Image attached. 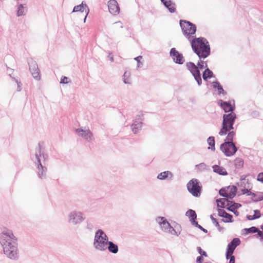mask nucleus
<instances>
[{
    "instance_id": "f257e3e1",
    "label": "nucleus",
    "mask_w": 263,
    "mask_h": 263,
    "mask_svg": "<svg viewBox=\"0 0 263 263\" xmlns=\"http://www.w3.org/2000/svg\"><path fill=\"white\" fill-rule=\"evenodd\" d=\"M179 24L183 34L190 41L194 52L200 59H204L209 57L211 54V48L208 40L204 37L191 36L196 33V25L184 20H180Z\"/></svg>"
},
{
    "instance_id": "f03ea898",
    "label": "nucleus",
    "mask_w": 263,
    "mask_h": 263,
    "mask_svg": "<svg viewBox=\"0 0 263 263\" xmlns=\"http://www.w3.org/2000/svg\"><path fill=\"white\" fill-rule=\"evenodd\" d=\"M0 243L7 257L13 260L19 258L17 238L12 230L6 229L0 233Z\"/></svg>"
},
{
    "instance_id": "7ed1b4c3",
    "label": "nucleus",
    "mask_w": 263,
    "mask_h": 263,
    "mask_svg": "<svg viewBox=\"0 0 263 263\" xmlns=\"http://www.w3.org/2000/svg\"><path fill=\"white\" fill-rule=\"evenodd\" d=\"M233 140L234 138L228 134L224 142L220 144V149L227 157L234 155L238 149Z\"/></svg>"
},
{
    "instance_id": "20e7f679",
    "label": "nucleus",
    "mask_w": 263,
    "mask_h": 263,
    "mask_svg": "<svg viewBox=\"0 0 263 263\" xmlns=\"http://www.w3.org/2000/svg\"><path fill=\"white\" fill-rule=\"evenodd\" d=\"M110 241L105 233L102 230L99 229L95 233L93 246L96 250L104 251Z\"/></svg>"
},
{
    "instance_id": "39448f33",
    "label": "nucleus",
    "mask_w": 263,
    "mask_h": 263,
    "mask_svg": "<svg viewBox=\"0 0 263 263\" xmlns=\"http://www.w3.org/2000/svg\"><path fill=\"white\" fill-rule=\"evenodd\" d=\"M197 179H192L187 183L186 187L189 192L194 197H199L202 192V186Z\"/></svg>"
},
{
    "instance_id": "423d86ee",
    "label": "nucleus",
    "mask_w": 263,
    "mask_h": 263,
    "mask_svg": "<svg viewBox=\"0 0 263 263\" xmlns=\"http://www.w3.org/2000/svg\"><path fill=\"white\" fill-rule=\"evenodd\" d=\"M156 221L159 223L162 229V230L164 232L168 233L176 236H179L180 235V232L179 234L177 233V231L171 225L165 217H158L156 218Z\"/></svg>"
},
{
    "instance_id": "0eeeda50",
    "label": "nucleus",
    "mask_w": 263,
    "mask_h": 263,
    "mask_svg": "<svg viewBox=\"0 0 263 263\" xmlns=\"http://www.w3.org/2000/svg\"><path fill=\"white\" fill-rule=\"evenodd\" d=\"M241 243V241L239 238H233L227 246L226 252V258L228 260V258H235L233 255V253L236 247L238 246Z\"/></svg>"
},
{
    "instance_id": "6e6552de",
    "label": "nucleus",
    "mask_w": 263,
    "mask_h": 263,
    "mask_svg": "<svg viewBox=\"0 0 263 263\" xmlns=\"http://www.w3.org/2000/svg\"><path fill=\"white\" fill-rule=\"evenodd\" d=\"M29 69L33 78L36 80H40L41 79L40 70L39 69L38 65L35 61L30 58L28 60Z\"/></svg>"
},
{
    "instance_id": "1a4fd4ad",
    "label": "nucleus",
    "mask_w": 263,
    "mask_h": 263,
    "mask_svg": "<svg viewBox=\"0 0 263 263\" xmlns=\"http://www.w3.org/2000/svg\"><path fill=\"white\" fill-rule=\"evenodd\" d=\"M233 104H232L231 101H225L222 100H219L218 105L226 113H233L236 109L234 100H232Z\"/></svg>"
},
{
    "instance_id": "9d476101",
    "label": "nucleus",
    "mask_w": 263,
    "mask_h": 263,
    "mask_svg": "<svg viewBox=\"0 0 263 263\" xmlns=\"http://www.w3.org/2000/svg\"><path fill=\"white\" fill-rule=\"evenodd\" d=\"M84 220L83 213L81 212L73 211L69 214L68 222L73 225L81 223Z\"/></svg>"
},
{
    "instance_id": "9b49d317",
    "label": "nucleus",
    "mask_w": 263,
    "mask_h": 263,
    "mask_svg": "<svg viewBox=\"0 0 263 263\" xmlns=\"http://www.w3.org/2000/svg\"><path fill=\"white\" fill-rule=\"evenodd\" d=\"M170 55L172 58L173 62L177 64L182 65L185 62L183 54L177 51L175 48L171 49Z\"/></svg>"
},
{
    "instance_id": "f8f14e48",
    "label": "nucleus",
    "mask_w": 263,
    "mask_h": 263,
    "mask_svg": "<svg viewBox=\"0 0 263 263\" xmlns=\"http://www.w3.org/2000/svg\"><path fill=\"white\" fill-rule=\"evenodd\" d=\"M39 156L40 155H35V158L37 160L36 165L38 170V176L40 179H43L46 178L47 168L45 165L43 164L41 159L39 158Z\"/></svg>"
},
{
    "instance_id": "ddd939ff",
    "label": "nucleus",
    "mask_w": 263,
    "mask_h": 263,
    "mask_svg": "<svg viewBox=\"0 0 263 263\" xmlns=\"http://www.w3.org/2000/svg\"><path fill=\"white\" fill-rule=\"evenodd\" d=\"M236 118L237 116L235 112L223 114L221 126H224L231 123H235Z\"/></svg>"
},
{
    "instance_id": "4468645a",
    "label": "nucleus",
    "mask_w": 263,
    "mask_h": 263,
    "mask_svg": "<svg viewBox=\"0 0 263 263\" xmlns=\"http://www.w3.org/2000/svg\"><path fill=\"white\" fill-rule=\"evenodd\" d=\"M75 131L80 136L83 138L88 142H90L92 140L93 134L89 129L84 130L82 128H79L76 129Z\"/></svg>"
},
{
    "instance_id": "2eb2a0df",
    "label": "nucleus",
    "mask_w": 263,
    "mask_h": 263,
    "mask_svg": "<svg viewBox=\"0 0 263 263\" xmlns=\"http://www.w3.org/2000/svg\"><path fill=\"white\" fill-rule=\"evenodd\" d=\"M109 11L113 15H116L119 13L120 7L116 0H109L108 2Z\"/></svg>"
},
{
    "instance_id": "dca6fc26",
    "label": "nucleus",
    "mask_w": 263,
    "mask_h": 263,
    "mask_svg": "<svg viewBox=\"0 0 263 263\" xmlns=\"http://www.w3.org/2000/svg\"><path fill=\"white\" fill-rule=\"evenodd\" d=\"M186 66L191 67L194 69L200 71L205 67H206V68L208 67L207 62L201 60V59H200V58L199 61L197 63V65H195V64L193 62H189L186 63Z\"/></svg>"
},
{
    "instance_id": "f3484780",
    "label": "nucleus",
    "mask_w": 263,
    "mask_h": 263,
    "mask_svg": "<svg viewBox=\"0 0 263 263\" xmlns=\"http://www.w3.org/2000/svg\"><path fill=\"white\" fill-rule=\"evenodd\" d=\"M186 69L190 72L199 86H201L202 83L201 74L200 71L195 70L194 68L186 66Z\"/></svg>"
},
{
    "instance_id": "a211bd4d",
    "label": "nucleus",
    "mask_w": 263,
    "mask_h": 263,
    "mask_svg": "<svg viewBox=\"0 0 263 263\" xmlns=\"http://www.w3.org/2000/svg\"><path fill=\"white\" fill-rule=\"evenodd\" d=\"M161 3L171 13L176 12V4L171 0H160Z\"/></svg>"
},
{
    "instance_id": "6ab92c4d",
    "label": "nucleus",
    "mask_w": 263,
    "mask_h": 263,
    "mask_svg": "<svg viewBox=\"0 0 263 263\" xmlns=\"http://www.w3.org/2000/svg\"><path fill=\"white\" fill-rule=\"evenodd\" d=\"M84 11L87 13V15H88L89 13V8L86 3H84V2H82V3L79 5L75 6L72 10V12H83Z\"/></svg>"
},
{
    "instance_id": "aec40b11",
    "label": "nucleus",
    "mask_w": 263,
    "mask_h": 263,
    "mask_svg": "<svg viewBox=\"0 0 263 263\" xmlns=\"http://www.w3.org/2000/svg\"><path fill=\"white\" fill-rule=\"evenodd\" d=\"M185 216L188 217L191 224L193 226L197 222L196 220L197 219V215L195 211L192 209L188 210L185 213Z\"/></svg>"
},
{
    "instance_id": "412c9836",
    "label": "nucleus",
    "mask_w": 263,
    "mask_h": 263,
    "mask_svg": "<svg viewBox=\"0 0 263 263\" xmlns=\"http://www.w3.org/2000/svg\"><path fill=\"white\" fill-rule=\"evenodd\" d=\"M157 178L158 179L161 180H163L165 179L172 180L173 178V174L171 172L169 171H166L159 174Z\"/></svg>"
},
{
    "instance_id": "4be33fe9",
    "label": "nucleus",
    "mask_w": 263,
    "mask_h": 263,
    "mask_svg": "<svg viewBox=\"0 0 263 263\" xmlns=\"http://www.w3.org/2000/svg\"><path fill=\"white\" fill-rule=\"evenodd\" d=\"M213 172L221 176H227L228 173L226 170L222 166L215 164L212 166Z\"/></svg>"
},
{
    "instance_id": "5701e85b",
    "label": "nucleus",
    "mask_w": 263,
    "mask_h": 263,
    "mask_svg": "<svg viewBox=\"0 0 263 263\" xmlns=\"http://www.w3.org/2000/svg\"><path fill=\"white\" fill-rule=\"evenodd\" d=\"M212 86L213 88L217 90L218 94L219 95H220L221 94L223 95H226L227 94V91L223 89L222 85L218 81H215L213 82L212 83Z\"/></svg>"
},
{
    "instance_id": "b1692460",
    "label": "nucleus",
    "mask_w": 263,
    "mask_h": 263,
    "mask_svg": "<svg viewBox=\"0 0 263 263\" xmlns=\"http://www.w3.org/2000/svg\"><path fill=\"white\" fill-rule=\"evenodd\" d=\"M107 249L110 253L117 254L119 251V247L117 243L111 241L107 244V246H106V250Z\"/></svg>"
},
{
    "instance_id": "393cba45",
    "label": "nucleus",
    "mask_w": 263,
    "mask_h": 263,
    "mask_svg": "<svg viewBox=\"0 0 263 263\" xmlns=\"http://www.w3.org/2000/svg\"><path fill=\"white\" fill-rule=\"evenodd\" d=\"M215 77V76L213 71L208 67L205 68V69L202 72V78L204 81L207 82L209 79Z\"/></svg>"
},
{
    "instance_id": "a878e982",
    "label": "nucleus",
    "mask_w": 263,
    "mask_h": 263,
    "mask_svg": "<svg viewBox=\"0 0 263 263\" xmlns=\"http://www.w3.org/2000/svg\"><path fill=\"white\" fill-rule=\"evenodd\" d=\"M234 123H231L224 126H221V129L219 132V135H226L227 134L229 131H232L231 130H233L234 129Z\"/></svg>"
},
{
    "instance_id": "bb28decb",
    "label": "nucleus",
    "mask_w": 263,
    "mask_h": 263,
    "mask_svg": "<svg viewBox=\"0 0 263 263\" xmlns=\"http://www.w3.org/2000/svg\"><path fill=\"white\" fill-rule=\"evenodd\" d=\"M17 5V9L16 15L17 16H21L25 15L27 11L26 4H20Z\"/></svg>"
},
{
    "instance_id": "cd10ccee",
    "label": "nucleus",
    "mask_w": 263,
    "mask_h": 263,
    "mask_svg": "<svg viewBox=\"0 0 263 263\" xmlns=\"http://www.w3.org/2000/svg\"><path fill=\"white\" fill-rule=\"evenodd\" d=\"M234 165L235 167V170H234L235 174H237L238 173L237 170H239L242 168L244 165V161L241 158L237 157L234 160Z\"/></svg>"
},
{
    "instance_id": "c85d7f7f",
    "label": "nucleus",
    "mask_w": 263,
    "mask_h": 263,
    "mask_svg": "<svg viewBox=\"0 0 263 263\" xmlns=\"http://www.w3.org/2000/svg\"><path fill=\"white\" fill-rule=\"evenodd\" d=\"M227 189H230L229 193H228V198L232 199L234 198L237 192V187L234 185H229Z\"/></svg>"
},
{
    "instance_id": "c756f323",
    "label": "nucleus",
    "mask_w": 263,
    "mask_h": 263,
    "mask_svg": "<svg viewBox=\"0 0 263 263\" xmlns=\"http://www.w3.org/2000/svg\"><path fill=\"white\" fill-rule=\"evenodd\" d=\"M39 145V149L38 152L39 153L36 152L35 155L37 154L38 156L40 155L39 158L41 159V158H42L43 159V164L45 165V161L48 160V155L47 154H46L44 152H41V142H39L38 143Z\"/></svg>"
},
{
    "instance_id": "7c9ffc66",
    "label": "nucleus",
    "mask_w": 263,
    "mask_h": 263,
    "mask_svg": "<svg viewBox=\"0 0 263 263\" xmlns=\"http://www.w3.org/2000/svg\"><path fill=\"white\" fill-rule=\"evenodd\" d=\"M144 120V115L143 114H141L136 116V119L134 120L133 125L137 126L139 127L142 125L143 124V121Z\"/></svg>"
},
{
    "instance_id": "2f4dec72",
    "label": "nucleus",
    "mask_w": 263,
    "mask_h": 263,
    "mask_svg": "<svg viewBox=\"0 0 263 263\" xmlns=\"http://www.w3.org/2000/svg\"><path fill=\"white\" fill-rule=\"evenodd\" d=\"M207 142L209 146L208 147V149H211L212 151H215V140L214 136H210L207 139Z\"/></svg>"
},
{
    "instance_id": "473e14b6",
    "label": "nucleus",
    "mask_w": 263,
    "mask_h": 263,
    "mask_svg": "<svg viewBox=\"0 0 263 263\" xmlns=\"http://www.w3.org/2000/svg\"><path fill=\"white\" fill-rule=\"evenodd\" d=\"M241 204L239 203H236L233 200L228 201V204L226 208H230L232 210H237L241 206Z\"/></svg>"
},
{
    "instance_id": "72a5a7b5",
    "label": "nucleus",
    "mask_w": 263,
    "mask_h": 263,
    "mask_svg": "<svg viewBox=\"0 0 263 263\" xmlns=\"http://www.w3.org/2000/svg\"><path fill=\"white\" fill-rule=\"evenodd\" d=\"M257 231H258V229L255 226H252L249 228H245L242 230V234L245 235L249 234L255 233L257 232Z\"/></svg>"
},
{
    "instance_id": "f704fd0d",
    "label": "nucleus",
    "mask_w": 263,
    "mask_h": 263,
    "mask_svg": "<svg viewBox=\"0 0 263 263\" xmlns=\"http://www.w3.org/2000/svg\"><path fill=\"white\" fill-rule=\"evenodd\" d=\"M210 218L212 221L213 224L217 228L218 231L220 232H223L225 230V228L224 227H222L220 226L219 222H218L217 219L213 217V215H210Z\"/></svg>"
},
{
    "instance_id": "c9c22d12",
    "label": "nucleus",
    "mask_w": 263,
    "mask_h": 263,
    "mask_svg": "<svg viewBox=\"0 0 263 263\" xmlns=\"http://www.w3.org/2000/svg\"><path fill=\"white\" fill-rule=\"evenodd\" d=\"M227 198H218L216 200L217 206V207H220L221 208H226L225 203L227 202L228 203V201H230L227 199Z\"/></svg>"
},
{
    "instance_id": "e433bc0d",
    "label": "nucleus",
    "mask_w": 263,
    "mask_h": 263,
    "mask_svg": "<svg viewBox=\"0 0 263 263\" xmlns=\"http://www.w3.org/2000/svg\"><path fill=\"white\" fill-rule=\"evenodd\" d=\"M221 221L226 223L233 222L234 221L233 216L232 214L228 213L225 217L221 219Z\"/></svg>"
},
{
    "instance_id": "4c0bfd02",
    "label": "nucleus",
    "mask_w": 263,
    "mask_h": 263,
    "mask_svg": "<svg viewBox=\"0 0 263 263\" xmlns=\"http://www.w3.org/2000/svg\"><path fill=\"white\" fill-rule=\"evenodd\" d=\"M130 73L129 71H125L123 77V82L125 84H131L130 79Z\"/></svg>"
},
{
    "instance_id": "58836bf2",
    "label": "nucleus",
    "mask_w": 263,
    "mask_h": 263,
    "mask_svg": "<svg viewBox=\"0 0 263 263\" xmlns=\"http://www.w3.org/2000/svg\"><path fill=\"white\" fill-rule=\"evenodd\" d=\"M219 194L220 196L228 198V193L226 187H222L219 191Z\"/></svg>"
},
{
    "instance_id": "ea45409f",
    "label": "nucleus",
    "mask_w": 263,
    "mask_h": 263,
    "mask_svg": "<svg viewBox=\"0 0 263 263\" xmlns=\"http://www.w3.org/2000/svg\"><path fill=\"white\" fill-rule=\"evenodd\" d=\"M197 251L198 253L200 254V255L203 257L208 256L207 253L205 251L202 250V249L200 247H197Z\"/></svg>"
},
{
    "instance_id": "a19ab883",
    "label": "nucleus",
    "mask_w": 263,
    "mask_h": 263,
    "mask_svg": "<svg viewBox=\"0 0 263 263\" xmlns=\"http://www.w3.org/2000/svg\"><path fill=\"white\" fill-rule=\"evenodd\" d=\"M195 166L196 168L198 169L199 171H203L206 169L207 165L205 163L202 162L197 164Z\"/></svg>"
},
{
    "instance_id": "79ce46f5",
    "label": "nucleus",
    "mask_w": 263,
    "mask_h": 263,
    "mask_svg": "<svg viewBox=\"0 0 263 263\" xmlns=\"http://www.w3.org/2000/svg\"><path fill=\"white\" fill-rule=\"evenodd\" d=\"M218 216L223 218L228 213L224 210L221 209H218Z\"/></svg>"
},
{
    "instance_id": "37998d69",
    "label": "nucleus",
    "mask_w": 263,
    "mask_h": 263,
    "mask_svg": "<svg viewBox=\"0 0 263 263\" xmlns=\"http://www.w3.org/2000/svg\"><path fill=\"white\" fill-rule=\"evenodd\" d=\"M131 127H132V131L133 132V133L134 134H137L139 131V130L141 129L142 125H141V126H140V127H139L138 125L135 126V125H133V124H132L131 125Z\"/></svg>"
},
{
    "instance_id": "c03bdc74",
    "label": "nucleus",
    "mask_w": 263,
    "mask_h": 263,
    "mask_svg": "<svg viewBox=\"0 0 263 263\" xmlns=\"http://www.w3.org/2000/svg\"><path fill=\"white\" fill-rule=\"evenodd\" d=\"M193 226L197 228L198 229H199V230H200L201 231H202L203 232H204L205 233H207L208 232V230L206 229H204V228H203L201 225L198 224V222H197L195 224H194L193 225Z\"/></svg>"
},
{
    "instance_id": "a18cd8bd",
    "label": "nucleus",
    "mask_w": 263,
    "mask_h": 263,
    "mask_svg": "<svg viewBox=\"0 0 263 263\" xmlns=\"http://www.w3.org/2000/svg\"><path fill=\"white\" fill-rule=\"evenodd\" d=\"M259 194H260V195H259L257 198L252 199V201L253 202H258L259 201L263 200V192H260Z\"/></svg>"
},
{
    "instance_id": "49530a36",
    "label": "nucleus",
    "mask_w": 263,
    "mask_h": 263,
    "mask_svg": "<svg viewBox=\"0 0 263 263\" xmlns=\"http://www.w3.org/2000/svg\"><path fill=\"white\" fill-rule=\"evenodd\" d=\"M253 212H254L253 216H257L256 217V219H258V218H259L261 217V214L260 212V211L259 210H254Z\"/></svg>"
},
{
    "instance_id": "de8ad7c7",
    "label": "nucleus",
    "mask_w": 263,
    "mask_h": 263,
    "mask_svg": "<svg viewBox=\"0 0 263 263\" xmlns=\"http://www.w3.org/2000/svg\"><path fill=\"white\" fill-rule=\"evenodd\" d=\"M257 180L263 183V172H260L258 174Z\"/></svg>"
},
{
    "instance_id": "09e8293b",
    "label": "nucleus",
    "mask_w": 263,
    "mask_h": 263,
    "mask_svg": "<svg viewBox=\"0 0 263 263\" xmlns=\"http://www.w3.org/2000/svg\"><path fill=\"white\" fill-rule=\"evenodd\" d=\"M241 191L242 194H246L247 196H249L251 192L246 187L241 189Z\"/></svg>"
},
{
    "instance_id": "8fccbe9b",
    "label": "nucleus",
    "mask_w": 263,
    "mask_h": 263,
    "mask_svg": "<svg viewBox=\"0 0 263 263\" xmlns=\"http://www.w3.org/2000/svg\"><path fill=\"white\" fill-rule=\"evenodd\" d=\"M86 223V228L89 230H92L93 228V224L91 222H90L89 220H87Z\"/></svg>"
},
{
    "instance_id": "3c124183",
    "label": "nucleus",
    "mask_w": 263,
    "mask_h": 263,
    "mask_svg": "<svg viewBox=\"0 0 263 263\" xmlns=\"http://www.w3.org/2000/svg\"><path fill=\"white\" fill-rule=\"evenodd\" d=\"M67 80H68V78L67 77L62 76V77L61 78L60 83L61 84H67L68 83Z\"/></svg>"
},
{
    "instance_id": "603ef678",
    "label": "nucleus",
    "mask_w": 263,
    "mask_h": 263,
    "mask_svg": "<svg viewBox=\"0 0 263 263\" xmlns=\"http://www.w3.org/2000/svg\"><path fill=\"white\" fill-rule=\"evenodd\" d=\"M174 229H175L177 231V233L179 234V231H180V233L181 232V227L180 224H178V223H176V225L174 226Z\"/></svg>"
},
{
    "instance_id": "864d4df0",
    "label": "nucleus",
    "mask_w": 263,
    "mask_h": 263,
    "mask_svg": "<svg viewBox=\"0 0 263 263\" xmlns=\"http://www.w3.org/2000/svg\"><path fill=\"white\" fill-rule=\"evenodd\" d=\"M203 257H203V256H202L201 255L198 256L196 258V263H202L203 261Z\"/></svg>"
},
{
    "instance_id": "5fc2aeb1",
    "label": "nucleus",
    "mask_w": 263,
    "mask_h": 263,
    "mask_svg": "<svg viewBox=\"0 0 263 263\" xmlns=\"http://www.w3.org/2000/svg\"><path fill=\"white\" fill-rule=\"evenodd\" d=\"M226 209L227 210L233 212L234 214V215H235L237 216H238L239 214V213L237 210H232L231 209H230V208H226Z\"/></svg>"
},
{
    "instance_id": "6e6d98bb",
    "label": "nucleus",
    "mask_w": 263,
    "mask_h": 263,
    "mask_svg": "<svg viewBox=\"0 0 263 263\" xmlns=\"http://www.w3.org/2000/svg\"><path fill=\"white\" fill-rule=\"evenodd\" d=\"M257 216H253V215H247L246 218L248 220H253L256 219V217Z\"/></svg>"
},
{
    "instance_id": "4d7b16f0",
    "label": "nucleus",
    "mask_w": 263,
    "mask_h": 263,
    "mask_svg": "<svg viewBox=\"0 0 263 263\" xmlns=\"http://www.w3.org/2000/svg\"><path fill=\"white\" fill-rule=\"evenodd\" d=\"M256 233H257V236L258 237H260V239L263 240V238H263V233H262V232L258 229V231H257V232Z\"/></svg>"
},
{
    "instance_id": "13d9d810",
    "label": "nucleus",
    "mask_w": 263,
    "mask_h": 263,
    "mask_svg": "<svg viewBox=\"0 0 263 263\" xmlns=\"http://www.w3.org/2000/svg\"><path fill=\"white\" fill-rule=\"evenodd\" d=\"M142 58L141 55L138 56L136 57L134 59L137 61V66H139V64L140 63V60Z\"/></svg>"
},
{
    "instance_id": "bf43d9fd",
    "label": "nucleus",
    "mask_w": 263,
    "mask_h": 263,
    "mask_svg": "<svg viewBox=\"0 0 263 263\" xmlns=\"http://www.w3.org/2000/svg\"><path fill=\"white\" fill-rule=\"evenodd\" d=\"M17 91H20L21 90H22V83L21 81L18 82L17 83Z\"/></svg>"
},
{
    "instance_id": "052dcab7",
    "label": "nucleus",
    "mask_w": 263,
    "mask_h": 263,
    "mask_svg": "<svg viewBox=\"0 0 263 263\" xmlns=\"http://www.w3.org/2000/svg\"><path fill=\"white\" fill-rule=\"evenodd\" d=\"M108 58L109 59V60H110L111 62H114V56L112 55V53H109L108 55Z\"/></svg>"
},
{
    "instance_id": "680f3d73",
    "label": "nucleus",
    "mask_w": 263,
    "mask_h": 263,
    "mask_svg": "<svg viewBox=\"0 0 263 263\" xmlns=\"http://www.w3.org/2000/svg\"><path fill=\"white\" fill-rule=\"evenodd\" d=\"M249 174H248V175H243L242 176H240V180L241 181H245L246 180V178L249 176Z\"/></svg>"
},
{
    "instance_id": "e2e57ef3",
    "label": "nucleus",
    "mask_w": 263,
    "mask_h": 263,
    "mask_svg": "<svg viewBox=\"0 0 263 263\" xmlns=\"http://www.w3.org/2000/svg\"><path fill=\"white\" fill-rule=\"evenodd\" d=\"M227 134H228L229 135H230V136H231L233 138H234V137H235V136L236 135L235 132L234 131H233V130L229 131Z\"/></svg>"
},
{
    "instance_id": "0e129e2a",
    "label": "nucleus",
    "mask_w": 263,
    "mask_h": 263,
    "mask_svg": "<svg viewBox=\"0 0 263 263\" xmlns=\"http://www.w3.org/2000/svg\"><path fill=\"white\" fill-rule=\"evenodd\" d=\"M229 259V263H235V258H228V260Z\"/></svg>"
},
{
    "instance_id": "69168bd1",
    "label": "nucleus",
    "mask_w": 263,
    "mask_h": 263,
    "mask_svg": "<svg viewBox=\"0 0 263 263\" xmlns=\"http://www.w3.org/2000/svg\"><path fill=\"white\" fill-rule=\"evenodd\" d=\"M16 83H17L18 82L21 81L20 80H18L17 78L13 77L12 79Z\"/></svg>"
},
{
    "instance_id": "338daca9",
    "label": "nucleus",
    "mask_w": 263,
    "mask_h": 263,
    "mask_svg": "<svg viewBox=\"0 0 263 263\" xmlns=\"http://www.w3.org/2000/svg\"><path fill=\"white\" fill-rule=\"evenodd\" d=\"M249 196H252L253 197H255L256 196V194L255 193L251 192V194H250Z\"/></svg>"
},
{
    "instance_id": "774afa93",
    "label": "nucleus",
    "mask_w": 263,
    "mask_h": 263,
    "mask_svg": "<svg viewBox=\"0 0 263 263\" xmlns=\"http://www.w3.org/2000/svg\"><path fill=\"white\" fill-rule=\"evenodd\" d=\"M87 16H88V15H87V13H86V15H85V17H84V23H85V21H86V18H87Z\"/></svg>"
}]
</instances>
